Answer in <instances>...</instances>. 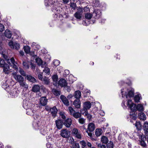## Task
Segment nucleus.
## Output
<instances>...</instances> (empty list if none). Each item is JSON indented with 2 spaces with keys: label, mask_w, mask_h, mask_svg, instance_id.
Returning a JSON list of instances; mask_svg holds the SVG:
<instances>
[{
  "label": "nucleus",
  "mask_w": 148,
  "mask_h": 148,
  "mask_svg": "<svg viewBox=\"0 0 148 148\" xmlns=\"http://www.w3.org/2000/svg\"><path fill=\"white\" fill-rule=\"evenodd\" d=\"M58 84L60 86L63 87L66 86L67 84L66 81L63 78L61 79L58 82Z\"/></svg>",
  "instance_id": "obj_15"
},
{
  "label": "nucleus",
  "mask_w": 148,
  "mask_h": 148,
  "mask_svg": "<svg viewBox=\"0 0 148 148\" xmlns=\"http://www.w3.org/2000/svg\"><path fill=\"white\" fill-rule=\"evenodd\" d=\"M135 125L138 130H140L141 129V125L139 122H136L135 124Z\"/></svg>",
  "instance_id": "obj_43"
},
{
  "label": "nucleus",
  "mask_w": 148,
  "mask_h": 148,
  "mask_svg": "<svg viewBox=\"0 0 148 148\" xmlns=\"http://www.w3.org/2000/svg\"><path fill=\"white\" fill-rule=\"evenodd\" d=\"M43 81L44 84H48L49 83V79L48 78L45 77L43 79Z\"/></svg>",
  "instance_id": "obj_45"
},
{
  "label": "nucleus",
  "mask_w": 148,
  "mask_h": 148,
  "mask_svg": "<svg viewBox=\"0 0 148 148\" xmlns=\"http://www.w3.org/2000/svg\"><path fill=\"white\" fill-rule=\"evenodd\" d=\"M52 79L53 82H54L56 84H58V76L56 75H54L52 76Z\"/></svg>",
  "instance_id": "obj_41"
},
{
  "label": "nucleus",
  "mask_w": 148,
  "mask_h": 148,
  "mask_svg": "<svg viewBox=\"0 0 148 148\" xmlns=\"http://www.w3.org/2000/svg\"><path fill=\"white\" fill-rule=\"evenodd\" d=\"M69 143H71L72 146L74 145V144H75V143L74 142V140L72 138V139H70Z\"/></svg>",
  "instance_id": "obj_64"
},
{
  "label": "nucleus",
  "mask_w": 148,
  "mask_h": 148,
  "mask_svg": "<svg viewBox=\"0 0 148 148\" xmlns=\"http://www.w3.org/2000/svg\"><path fill=\"white\" fill-rule=\"evenodd\" d=\"M81 96V93L78 90L75 92L74 94V97L76 99H79Z\"/></svg>",
  "instance_id": "obj_33"
},
{
  "label": "nucleus",
  "mask_w": 148,
  "mask_h": 148,
  "mask_svg": "<svg viewBox=\"0 0 148 148\" xmlns=\"http://www.w3.org/2000/svg\"><path fill=\"white\" fill-rule=\"evenodd\" d=\"M80 144L82 145V147L84 148L86 146V143L84 140H82L80 142Z\"/></svg>",
  "instance_id": "obj_51"
},
{
  "label": "nucleus",
  "mask_w": 148,
  "mask_h": 148,
  "mask_svg": "<svg viewBox=\"0 0 148 148\" xmlns=\"http://www.w3.org/2000/svg\"><path fill=\"white\" fill-rule=\"evenodd\" d=\"M23 49L25 52L27 54L29 53L30 52V47L28 46H25Z\"/></svg>",
  "instance_id": "obj_38"
},
{
  "label": "nucleus",
  "mask_w": 148,
  "mask_h": 148,
  "mask_svg": "<svg viewBox=\"0 0 148 148\" xmlns=\"http://www.w3.org/2000/svg\"><path fill=\"white\" fill-rule=\"evenodd\" d=\"M5 36L8 38H10L12 35V34L11 33L10 31L8 29H6L5 31Z\"/></svg>",
  "instance_id": "obj_30"
},
{
  "label": "nucleus",
  "mask_w": 148,
  "mask_h": 148,
  "mask_svg": "<svg viewBox=\"0 0 148 148\" xmlns=\"http://www.w3.org/2000/svg\"><path fill=\"white\" fill-rule=\"evenodd\" d=\"M73 134L77 138L81 139L82 138V136L79 131L77 128H74L72 131Z\"/></svg>",
  "instance_id": "obj_12"
},
{
  "label": "nucleus",
  "mask_w": 148,
  "mask_h": 148,
  "mask_svg": "<svg viewBox=\"0 0 148 148\" xmlns=\"http://www.w3.org/2000/svg\"><path fill=\"white\" fill-rule=\"evenodd\" d=\"M19 85L21 87L23 88L25 90L28 89L29 86L24 81L19 83Z\"/></svg>",
  "instance_id": "obj_24"
},
{
  "label": "nucleus",
  "mask_w": 148,
  "mask_h": 148,
  "mask_svg": "<svg viewBox=\"0 0 148 148\" xmlns=\"http://www.w3.org/2000/svg\"><path fill=\"white\" fill-rule=\"evenodd\" d=\"M16 64H14L12 65H11L12 66V68L14 69L16 71H17L18 70V66L16 65Z\"/></svg>",
  "instance_id": "obj_58"
},
{
  "label": "nucleus",
  "mask_w": 148,
  "mask_h": 148,
  "mask_svg": "<svg viewBox=\"0 0 148 148\" xmlns=\"http://www.w3.org/2000/svg\"><path fill=\"white\" fill-rule=\"evenodd\" d=\"M60 99L65 105L66 106L69 105V102L65 96L63 95H61L60 96Z\"/></svg>",
  "instance_id": "obj_18"
},
{
  "label": "nucleus",
  "mask_w": 148,
  "mask_h": 148,
  "mask_svg": "<svg viewBox=\"0 0 148 148\" xmlns=\"http://www.w3.org/2000/svg\"><path fill=\"white\" fill-rule=\"evenodd\" d=\"M73 148H74L75 147V148H80V146L78 143H75L74 145L72 146Z\"/></svg>",
  "instance_id": "obj_61"
},
{
  "label": "nucleus",
  "mask_w": 148,
  "mask_h": 148,
  "mask_svg": "<svg viewBox=\"0 0 148 148\" xmlns=\"http://www.w3.org/2000/svg\"><path fill=\"white\" fill-rule=\"evenodd\" d=\"M36 61L38 65L41 66L42 67H44L47 66V64L45 62H43L40 58L38 57L36 59Z\"/></svg>",
  "instance_id": "obj_8"
},
{
  "label": "nucleus",
  "mask_w": 148,
  "mask_h": 148,
  "mask_svg": "<svg viewBox=\"0 0 148 148\" xmlns=\"http://www.w3.org/2000/svg\"><path fill=\"white\" fill-rule=\"evenodd\" d=\"M60 63V62L58 60H55L53 61V64L55 66H58Z\"/></svg>",
  "instance_id": "obj_54"
},
{
  "label": "nucleus",
  "mask_w": 148,
  "mask_h": 148,
  "mask_svg": "<svg viewBox=\"0 0 148 148\" xmlns=\"http://www.w3.org/2000/svg\"><path fill=\"white\" fill-rule=\"evenodd\" d=\"M138 117L140 119L145 121L146 119V116L145 114L143 112H140L139 114Z\"/></svg>",
  "instance_id": "obj_28"
},
{
  "label": "nucleus",
  "mask_w": 148,
  "mask_h": 148,
  "mask_svg": "<svg viewBox=\"0 0 148 148\" xmlns=\"http://www.w3.org/2000/svg\"><path fill=\"white\" fill-rule=\"evenodd\" d=\"M70 6L73 9L75 10L76 7V5L75 3H70Z\"/></svg>",
  "instance_id": "obj_55"
},
{
  "label": "nucleus",
  "mask_w": 148,
  "mask_h": 148,
  "mask_svg": "<svg viewBox=\"0 0 148 148\" xmlns=\"http://www.w3.org/2000/svg\"><path fill=\"white\" fill-rule=\"evenodd\" d=\"M53 93L56 95L58 96L60 95V92L55 89H53L52 90Z\"/></svg>",
  "instance_id": "obj_44"
},
{
  "label": "nucleus",
  "mask_w": 148,
  "mask_h": 148,
  "mask_svg": "<svg viewBox=\"0 0 148 148\" xmlns=\"http://www.w3.org/2000/svg\"><path fill=\"white\" fill-rule=\"evenodd\" d=\"M72 115L75 118L77 119L80 118L81 116V114L79 112H75Z\"/></svg>",
  "instance_id": "obj_36"
},
{
  "label": "nucleus",
  "mask_w": 148,
  "mask_h": 148,
  "mask_svg": "<svg viewBox=\"0 0 148 148\" xmlns=\"http://www.w3.org/2000/svg\"><path fill=\"white\" fill-rule=\"evenodd\" d=\"M47 66L43 67L44 68V69L43 70V72L45 73L46 74L49 75L50 74V69Z\"/></svg>",
  "instance_id": "obj_34"
},
{
  "label": "nucleus",
  "mask_w": 148,
  "mask_h": 148,
  "mask_svg": "<svg viewBox=\"0 0 148 148\" xmlns=\"http://www.w3.org/2000/svg\"><path fill=\"white\" fill-rule=\"evenodd\" d=\"M92 16L90 13H87L85 14V17L86 19L88 20L90 19Z\"/></svg>",
  "instance_id": "obj_48"
},
{
  "label": "nucleus",
  "mask_w": 148,
  "mask_h": 148,
  "mask_svg": "<svg viewBox=\"0 0 148 148\" xmlns=\"http://www.w3.org/2000/svg\"><path fill=\"white\" fill-rule=\"evenodd\" d=\"M5 29L4 25L0 23V32H3Z\"/></svg>",
  "instance_id": "obj_57"
},
{
  "label": "nucleus",
  "mask_w": 148,
  "mask_h": 148,
  "mask_svg": "<svg viewBox=\"0 0 148 148\" xmlns=\"http://www.w3.org/2000/svg\"><path fill=\"white\" fill-rule=\"evenodd\" d=\"M7 64L2 59H0V67H3L5 65V64Z\"/></svg>",
  "instance_id": "obj_46"
},
{
  "label": "nucleus",
  "mask_w": 148,
  "mask_h": 148,
  "mask_svg": "<svg viewBox=\"0 0 148 148\" xmlns=\"http://www.w3.org/2000/svg\"><path fill=\"white\" fill-rule=\"evenodd\" d=\"M40 87L38 85H35L32 87V91L34 92H37L40 90Z\"/></svg>",
  "instance_id": "obj_26"
},
{
  "label": "nucleus",
  "mask_w": 148,
  "mask_h": 148,
  "mask_svg": "<svg viewBox=\"0 0 148 148\" xmlns=\"http://www.w3.org/2000/svg\"><path fill=\"white\" fill-rule=\"evenodd\" d=\"M102 133V130L100 129H97L95 130V134L97 136H100Z\"/></svg>",
  "instance_id": "obj_32"
},
{
  "label": "nucleus",
  "mask_w": 148,
  "mask_h": 148,
  "mask_svg": "<svg viewBox=\"0 0 148 148\" xmlns=\"http://www.w3.org/2000/svg\"><path fill=\"white\" fill-rule=\"evenodd\" d=\"M60 8L58 7H56V6L55 7L54 6L53 7V8L52 9V11L54 12L55 14V15L57 16V14H59L60 12Z\"/></svg>",
  "instance_id": "obj_21"
},
{
  "label": "nucleus",
  "mask_w": 148,
  "mask_h": 148,
  "mask_svg": "<svg viewBox=\"0 0 148 148\" xmlns=\"http://www.w3.org/2000/svg\"><path fill=\"white\" fill-rule=\"evenodd\" d=\"M11 83L10 80H4L2 82V87L8 92H9L10 89L12 87V86L11 85Z\"/></svg>",
  "instance_id": "obj_2"
},
{
  "label": "nucleus",
  "mask_w": 148,
  "mask_h": 148,
  "mask_svg": "<svg viewBox=\"0 0 148 148\" xmlns=\"http://www.w3.org/2000/svg\"><path fill=\"white\" fill-rule=\"evenodd\" d=\"M27 79L29 82L32 83L36 82V80L35 78L30 75H28L27 76Z\"/></svg>",
  "instance_id": "obj_27"
},
{
  "label": "nucleus",
  "mask_w": 148,
  "mask_h": 148,
  "mask_svg": "<svg viewBox=\"0 0 148 148\" xmlns=\"http://www.w3.org/2000/svg\"><path fill=\"white\" fill-rule=\"evenodd\" d=\"M87 110V109L83 107V109H82L81 112L85 116H87L88 114L89 115L88 113Z\"/></svg>",
  "instance_id": "obj_39"
},
{
  "label": "nucleus",
  "mask_w": 148,
  "mask_h": 148,
  "mask_svg": "<svg viewBox=\"0 0 148 148\" xmlns=\"http://www.w3.org/2000/svg\"><path fill=\"white\" fill-rule=\"evenodd\" d=\"M34 121L33 123V126L34 129L36 130L40 129V128L42 127L41 125V120L40 117L38 116L36 117V118L34 117Z\"/></svg>",
  "instance_id": "obj_3"
},
{
  "label": "nucleus",
  "mask_w": 148,
  "mask_h": 148,
  "mask_svg": "<svg viewBox=\"0 0 148 148\" xmlns=\"http://www.w3.org/2000/svg\"><path fill=\"white\" fill-rule=\"evenodd\" d=\"M7 62L8 64H10V65L11 64H17V62L15 61L14 57H12L10 59H8L7 60Z\"/></svg>",
  "instance_id": "obj_31"
},
{
  "label": "nucleus",
  "mask_w": 148,
  "mask_h": 148,
  "mask_svg": "<svg viewBox=\"0 0 148 148\" xmlns=\"http://www.w3.org/2000/svg\"><path fill=\"white\" fill-rule=\"evenodd\" d=\"M113 146L114 144L112 142L110 141L107 145V147L108 148H113Z\"/></svg>",
  "instance_id": "obj_47"
},
{
  "label": "nucleus",
  "mask_w": 148,
  "mask_h": 148,
  "mask_svg": "<svg viewBox=\"0 0 148 148\" xmlns=\"http://www.w3.org/2000/svg\"><path fill=\"white\" fill-rule=\"evenodd\" d=\"M60 135L64 138H67L69 137L70 133L66 129H63L60 131Z\"/></svg>",
  "instance_id": "obj_9"
},
{
  "label": "nucleus",
  "mask_w": 148,
  "mask_h": 148,
  "mask_svg": "<svg viewBox=\"0 0 148 148\" xmlns=\"http://www.w3.org/2000/svg\"><path fill=\"white\" fill-rule=\"evenodd\" d=\"M3 72L5 74L8 75L12 72V70L10 69L9 65L7 64L3 67Z\"/></svg>",
  "instance_id": "obj_7"
},
{
  "label": "nucleus",
  "mask_w": 148,
  "mask_h": 148,
  "mask_svg": "<svg viewBox=\"0 0 148 148\" xmlns=\"http://www.w3.org/2000/svg\"><path fill=\"white\" fill-rule=\"evenodd\" d=\"M77 12L74 14V16L77 19L80 20L82 17L83 10L82 8H78Z\"/></svg>",
  "instance_id": "obj_6"
},
{
  "label": "nucleus",
  "mask_w": 148,
  "mask_h": 148,
  "mask_svg": "<svg viewBox=\"0 0 148 148\" xmlns=\"http://www.w3.org/2000/svg\"><path fill=\"white\" fill-rule=\"evenodd\" d=\"M60 115L61 118L63 119H64L66 118V114H65L63 112H60Z\"/></svg>",
  "instance_id": "obj_59"
},
{
  "label": "nucleus",
  "mask_w": 148,
  "mask_h": 148,
  "mask_svg": "<svg viewBox=\"0 0 148 148\" xmlns=\"http://www.w3.org/2000/svg\"><path fill=\"white\" fill-rule=\"evenodd\" d=\"M95 128V126L94 124L92 123L89 124L88 127V130L90 132L93 131Z\"/></svg>",
  "instance_id": "obj_22"
},
{
  "label": "nucleus",
  "mask_w": 148,
  "mask_h": 148,
  "mask_svg": "<svg viewBox=\"0 0 148 148\" xmlns=\"http://www.w3.org/2000/svg\"><path fill=\"white\" fill-rule=\"evenodd\" d=\"M140 144L143 147H145L146 146V144L144 141H140Z\"/></svg>",
  "instance_id": "obj_60"
},
{
  "label": "nucleus",
  "mask_w": 148,
  "mask_h": 148,
  "mask_svg": "<svg viewBox=\"0 0 148 148\" xmlns=\"http://www.w3.org/2000/svg\"><path fill=\"white\" fill-rule=\"evenodd\" d=\"M9 93V97H10L13 98L17 97L18 95L19 91L16 88H14L12 87L10 89V90L9 92H8Z\"/></svg>",
  "instance_id": "obj_4"
},
{
  "label": "nucleus",
  "mask_w": 148,
  "mask_h": 148,
  "mask_svg": "<svg viewBox=\"0 0 148 148\" xmlns=\"http://www.w3.org/2000/svg\"><path fill=\"white\" fill-rule=\"evenodd\" d=\"M19 72L22 76L24 77L26 76V73L22 68H19Z\"/></svg>",
  "instance_id": "obj_42"
},
{
  "label": "nucleus",
  "mask_w": 148,
  "mask_h": 148,
  "mask_svg": "<svg viewBox=\"0 0 148 148\" xmlns=\"http://www.w3.org/2000/svg\"><path fill=\"white\" fill-rule=\"evenodd\" d=\"M141 97L140 95L139 94L135 95L134 97V100L135 102H138L140 99Z\"/></svg>",
  "instance_id": "obj_40"
},
{
  "label": "nucleus",
  "mask_w": 148,
  "mask_h": 148,
  "mask_svg": "<svg viewBox=\"0 0 148 148\" xmlns=\"http://www.w3.org/2000/svg\"><path fill=\"white\" fill-rule=\"evenodd\" d=\"M26 114L28 115H30V116H34V118L35 117H38V116H36V115H34V114L36 112V111L35 110H34L32 108H29L26 109Z\"/></svg>",
  "instance_id": "obj_10"
},
{
  "label": "nucleus",
  "mask_w": 148,
  "mask_h": 148,
  "mask_svg": "<svg viewBox=\"0 0 148 148\" xmlns=\"http://www.w3.org/2000/svg\"><path fill=\"white\" fill-rule=\"evenodd\" d=\"M23 65L24 67L26 69H28L29 68V65L26 62L23 61Z\"/></svg>",
  "instance_id": "obj_52"
},
{
  "label": "nucleus",
  "mask_w": 148,
  "mask_h": 148,
  "mask_svg": "<svg viewBox=\"0 0 148 148\" xmlns=\"http://www.w3.org/2000/svg\"><path fill=\"white\" fill-rule=\"evenodd\" d=\"M32 105L31 103H29L27 100H24L23 101V107L25 109H27L31 107Z\"/></svg>",
  "instance_id": "obj_17"
},
{
  "label": "nucleus",
  "mask_w": 148,
  "mask_h": 148,
  "mask_svg": "<svg viewBox=\"0 0 148 148\" xmlns=\"http://www.w3.org/2000/svg\"><path fill=\"white\" fill-rule=\"evenodd\" d=\"M56 124L57 128L59 129H60L62 127L63 125V122L60 119H58L56 121Z\"/></svg>",
  "instance_id": "obj_16"
},
{
  "label": "nucleus",
  "mask_w": 148,
  "mask_h": 148,
  "mask_svg": "<svg viewBox=\"0 0 148 148\" xmlns=\"http://www.w3.org/2000/svg\"><path fill=\"white\" fill-rule=\"evenodd\" d=\"M130 117H131L132 118H133L134 120H135L136 119V118L137 117L136 115L135 114H132V115H133L132 117V114H131V112L130 113Z\"/></svg>",
  "instance_id": "obj_63"
},
{
  "label": "nucleus",
  "mask_w": 148,
  "mask_h": 148,
  "mask_svg": "<svg viewBox=\"0 0 148 148\" xmlns=\"http://www.w3.org/2000/svg\"><path fill=\"white\" fill-rule=\"evenodd\" d=\"M47 101L48 100L46 97L45 96L42 97L40 99L39 104L42 106H45L47 104Z\"/></svg>",
  "instance_id": "obj_14"
},
{
  "label": "nucleus",
  "mask_w": 148,
  "mask_h": 148,
  "mask_svg": "<svg viewBox=\"0 0 148 148\" xmlns=\"http://www.w3.org/2000/svg\"><path fill=\"white\" fill-rule=\"evenodd\" d=\"M101 140L103 143L106 144L108 142V139L105 136H103L102 137Z\"/></svg>",
  "instance_id": "obj_37"
},
{
  "label": "nucleus",
  "mask_w": 148,
  "mask_h": 148,
  "mask_svg": "<svg viewBox=\"0 0 148 148\" xmlns=\"http://www.w3.org/2000/svg\"><path fill=\"white\" fill-rule=\"evenodd\" d=\"M42 127L40 128V133L43 135H45L46 133L45 127L42 125Z\"/></svg>",
  "instance_id": "obj_35"
},
{
  "label": "nucleus",
  "mask_w": 148,
  "mask_h": 148,
  "mask_svg": "<svg viewBox=\"0 0 148 148\" xmlns=\"http://www.w3.org/2000/svg\"><path fill=\"white\" fill-rule=\"evenodd\" d=\"M50 112H51L53 116L55 117L56 116L57 112V110L55 106H54L51 108Z\"/></svg>",
  "instance_id": "obj_23"
},
{
  "label": "nucleus",
  "mask_w": 148,
  "mask_h": 148,
  "mask_svg": "<svg viewBox=\"0 0 148 148\" xmlns=\"http://www.w3.org/2000/svg\"><path fill=\"white\" fill-rule=\"evenodd\" d=\"M72 123V120L71 118H68L65 120L64 123V124L66 127H69Z\"/></svg>",
  "instance_id": "obj_19"
},
{
  "label": "nucleus",
  "mask_w": 148,
  "mask_h": 148,
  "mask_svg": "<svg viewBox=\"0 0 148 148\" xmlns=\"http://www.w3.org/2000/svg\"><path fill=\"white\" fill-rule=\"evenodd\" d=\"M81 102L79 99H76L73 102V105L75 107L77 108H79L81 107Z\"/></svg>",
  "instance_id": "obj_20"
},
{
  "label": "nucleus",
  "mask_w": 148,
  "mask_h": 148,
  "mask_svg": "<svg viewBox=\"0 0 148 148\" xmlns=\"http://www.w3.org/2000/svg\"><path fill=\"white\" fill-rule=\"evenodd\" d=\"M134 90L132 88H122L121 90L122 97H125L126 103L123 101L121 103V105L124 109H126L128 106L132 111L134 112L137 110L139 111L142 112L144 110L143 105L141 104H138L136 106L133 103L132 100L131 98L134 96Z\"/></svg>",
  "instance_id": "obj_1"
},
{
  "label": "nucleus",
  "mask_w": 148,
  "mask_h": 148,
  "mask_svg": "<svg viewBox=\"0 0 148 148\" xmlns=\"http://www.w3.org/2000/svg\"><path fill=\"white\" fill-rule=\"evenodd\" d=\"M12 75L15 80L19 84L24 80L23 77L21 75L18 74L16 72L13 73Z\"/></svg>",
  "instance_id": "obj_5"
},
{
  "label": "nucleus",
  "mask_w": 148,
  "mask_h": 148,
  "mask_svg": "<svg viewBox=\"0 0 148 148\" xmlns=\"http://www.w3.org/2000/svg\"><path fill=\"white\" fill-rule=\"evenodd\" d=\"M69 110L70 112V114L71 115L75 112V111L74 110L73 108L71 107H69Z\"/></svg>",
  "instance_id": "obj_49"
},
{
  "label": "nucleus",
  "mask_w": 148,
  "mask_h": 148,
  "mask_svg": "<svg viewBox=\"0 0 148 148\" xmlns=\"http://www.w3.org/2000/svg\"><path fill=\"white\" fill-rule=\"evenodd\" d=\"M86 145L89 147L90 148L92 147V144L91 143L88 141L86 142Z\"/></svg>",
  "instance_id": "obj_62"
},
{
  "label": "nucleus",
  "mask_w": 148,
  "mask_h": 148,
  "mask_svg": "<svg viewBox=\"0 0 148 148\" xmlns=\"http://www.w3.org/2000/svg\"><path fill=\"white\" fill-rule=\"evenodd\" d=\"M19 44L16 42H15L14 43V49H18L19 47Z\"/></svg>",
  "instance_id": "obj_50"
},
{
  "label": "nucleus",
  "mask_w": 148,
  "mask_h": 148,
  "mask_svg": "<svg viewBox=\"0 0 148 148\" xmlns=\"http://www.w3.org/2000/svg\"><path fill=\"white\" fill-rule=\"evenodd\" d=\"M10 48L14 49V43L12 41H10L9 42L8 44Z\"/></svg>",
  "instance_id": "obj_56"
},
{
  "label": "nucleus",
  "mask_w": 148,
  "mask_h": 148,
  "mask_svg": "<svg viewBox=\"0 0 148 148\" xmlns=\"http://www.w3.org/2000/svg\"><path fill=\"white\" fill-rule=\"evenodd\" d=\"M91 106V103L89 101L85 102L83 103V107L87 110L89 109Z\"/></svg>",
  "instance_id": "obj_25"
},
{
  "label": "nucleus",
  "mask_w": 148,
  "mask_h": 148,
  "mask_svg": "<svg viewBox=\"0 0 148 148\" xmlns=\"http://www.w3.org/2000/svg\"><path fill=\"white\" fill-rule=\"evenodd\" d=\"M78 121L79 123L82 124H84L85 121V120L83 118H80Z\"/></svg>",
  "instance_id": "obj_53"
},
{
  "label": "nucleus",
  "mask_w": 148,
  "mask_h": 148,
  "mask_svg": "<svg viewBox=\"0 0 148 148\" xmlns=\"http://www.w3.org/2000/svg\"><path fill=\"white\" fill-rule=\"evenodd\" d=\"M143 130L145 134L148 133V123L146 122H144L143 125Z\"/></svg>",
  "instance_id": "obj_29"
},
{
  "label": "nucleus",
  "mask_w": 148,
  "mask_h": 148,
  "mask_svg": "<svg viewBox=\"0 0 148 148\" xmlns=\"http://www.w3.org/2000/svg\"><path fill=\"white\" fill-rule=\"evenodd\" d=\"M101 15V12L99 10L95 9L94 11L92 14V16L93 17L96 19L99 18Z\"/></svg>",
  "instance_id": "obj_11"
},
{
  "label": "nucleus",
  "mask_w": 148,
  "mask_h": 148,
  "mask_svg": "<svg viewBox=\"0 0 148 148\" xmlns=\"http://www.w3.org/2000/svg\"><path fill=\"white\" fill-rule=\"evenodd\" d=\"M57 2V0H45V5L46 6H51Z\"/></svg>",
  "instance_id": "obj_13"
}]
</instances>
